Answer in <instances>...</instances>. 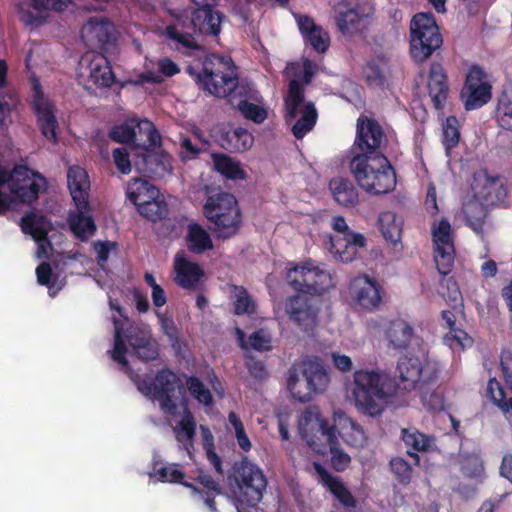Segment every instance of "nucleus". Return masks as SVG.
<instances>
[{"mask_svg": "<svg viewBox=\"0 0 512 512\" xmlns=\"http://www.w3.org/2000/svg\"><path fill=\"white\" fill-rule=\"evenodd\" d=\"M213 163L216 171L228 179L244 180L247 177L240 163L225 154H213Z\"/></svg>", "mask_w": 512, "mask_h": 512, "instance_id": "nucleus-42", "label": "nucleus"}, {"mask_svg": "<svg viewBox=\"0 0 512 512\" xmlns=\"http://www.w3.org/2000/svg\"><path fill=\"white\" fill-rule=\"evenodd\" d=\"M203 214L217 239L234 237L242 226L243 217L238 201L228 192L220 191L208 196L203 206Z\"/></svg>", "mask_w": 512, "mask_h": 512, "instance_id": "nucleus-4", "label": "nucleus"}, {"mask_svg": "<svg viewBox=\"0 0 512 512\" xmlns=\"http://www.w3.org/2000/svg\"><path fill=\"white\" fill-rule=\"evenodd\" d=\"M295 18L304 42L316 52L325 53L330 46L329 33L322 26L316 24L311 16L299 14Z\"/></svg>", "mask_w": 512, "mask_h": 512, "instance_id": "nucleus-28", "label": "nucleus"}, {"mask_svg": "<svg viewBox=\"0 0 512 512\" xmlns=\"http://www.w3.org/2000/svg\"><path fill=\"white\" fill-rule=\"evenodd\" d=\"M495 116L502 129L512 131V89L503 90L499 95Z\"/></svg>", "mask_w": 512, "mask_h": 512, "instance_id": "nucleus-46", "label": "nucleus"}, {"mask_svg": "<svg viewBox=\"0 0 512 512\" xmlns=\"http://www.w3.org/2000/svg\"><path fill=\"white\" fill-rule=\"evenodd\" d=\"M414 337V328L403 319H395L389 323L386 338L389 346L395 350H404L409 347Z\"/></svg>", "mask_w": 512, "mask_h": 512, "instance_id": "nucleus-37", "label": "nucleus"}, {"mask_svg": "<svg viewBox=\"0 0 512 512\" xmlns=\"http://www.w3.org/2000/svg\"><path fill=\"white\" fill-rule=\"evenodd\" d=\"M162 35L166 38L168 46L178 52L190 53L202 49L196 38L198 34L188 15L177 16L174 23L165 27Z\"/></svg>", "mask_w": 512, "mask_h": 512, "instance_id": "nucleus-20", "label": "nucleus"}, {"mask_svg": "<svg viewBox=\"0 0 512 512\" xmlns=\"http://www.w3.org/2000/svg\"><path fill=\"white\" fill-rule=\"evenodd\" d=\"M32 93L29 105L34 112L42 135L50 142L58 143L59 123L54 103L44 94L38 78L32 77Z\"/></svg>", "mask_w": 512, "mask_h": 512, "instance_id": "nucleus-12", "label": "nucleus"}, {"mask_svg": "<svg viewBox=\"0 0 512 512\" xmlns=\"http://www.w3.org/2000/svg\"><path fill=\"white\" fill-rule=\"evenodd\" d=\"M373 13L374 9L368 3H358L355 6L342 3L335 9V24L344 37L353 38L367 30Z\"/></svg>", "mask_w": 512, "mask_h": 512, "instance_id": "nucleus-14", "label": "nucleus"}, {"mask_svg": "<svg viewBox=\"0 0 512 512\" xmlns=\"http://www.w3.org/2000/svg\"><path fill=\"white\" fill-rule=\"evenodd\" d=\"M182 389L179 378L169 368L159 370L155 375L154 399L158 400L160 409L169 416L178 413V405L174 399L176 388Z\"/></svg>", "mask_w": 512, "mask_h": 512, "instance_id": "nucleus-22", "label": "nucleus"}, {"mask_svg": "<svg viewBox=\"0 0 512 512\" xmlns=\"http://www.w3.org/2000/svg\"><path fill=\"white\" fill-rule=\"evenodd\" d=\"M490 206L474 198L463 204L462 212L464 214L465 224L476 234L483 235L485 220L488 216Z\"/></svg>", "mask_w": 512, "mask_h": 512, "instance_id": "nucleus-36", "label": "nucleus"}, {"mask_svg": "<svg viewBox=\"0 0 512 512\" xmlns=\"http://www.w3.org/2000/svg\"><path fill=\"white\" fill-rule=\"evenodd\" d=\"M460 99L466 111L479 109L492 99V85L488 74L478 64L470 66L460 92Z\"/></svg>", "mask_w": 512, "mask_h": 512, "instance_id": "nucleus-13", "label": "nucleus"}, {"mask_svg": "<svg viewBox=\"0 0 512 512\" xmlns=\"http://www.w3.org/2000/svg\"><path fill=\"white\" fill-rule=\"evenodd\" d=\"M303 378L305 380V390L299 389V376L295 368L288 371L287 388L292 397L301 402L307 403L313 397L323 392L329 383V375L324 367L315 361L305 362L303 365Z\"/></svg>", "mask_w": 512, "mask_h": 512, "instance_id": "nucleus-9", "label": "nucleus"}, {"mask_svg": "<svg viewBox=\"0 0 512 512\" xmlns=\"http://www.w3.org/2000/svg\"><path fill=\"white\" fill-rule=\"evenodd\" d=\"M300 434L306 444L317 454L331 453V465L337 472L344 471L350 464V456L339 444L335 426H330L326 419L316 416L300 426Z\"/></svg>", "mask_w": 512, "mask_h": 512, "instance_id": "nucleus-5", "label": "nucleus"}, {"mask_svg": "<svg viewBox=\"0 0 512 512\" xmlns=\"http://www.w3.org/2000/svg\"><path fill=\"white\" fill-rule=\"evenodd\" d=\"M67 185L75 207L84 208L89 202L90 180L88 173L74 165L67 171Z\"/></svg>", "mask_w": 512, "mask_h": 512, "instance_id": "nucleus-30", "label": "nucleus"}, {"mask_svg": "<svg viewBox=\"0 0 512 512\" xmlns=\"http://www.w3.org/2000/svg\"><path fill=\"white\" fill-rule=\"evenodd\" d=\"M228 482L236 507H256L268 484L264 472L247 457L234 463Z\"/></svg>", "mask_w": 512, "mask_h": 512, "instance_id": "nucleus-3", "label": "nucleus"}, {"mask_svg": "<svg viewBox=\"0 0 512 512\" xmlns=\"http://www.w3.org/2000/svg\"><path fill=\"white\" fill-rule=\"evenodd\" d=\"M224 18L223 13L216 11L209 4H205L192 11L189 21L193 23V28L198 35L218 38Z\"/></svg>", "mask_w": 512, "mask_h": 512, "instance_id": "nucleus-26", "label": "nucleus"}, {"mask_svg": "<svg viewBox=\"0 0 512 512\" xmlns=\"http://www.w3.org/2000/svg\"><path fill=\"white\" fill-rule=\"evenodd\" d=\"M174 282L185 290L195 291L204 276L201 266L187 258L184 251L178 252L174 258Z\"/></svg>", "mask_w": 512, "mask_h": 512, "instance_id": "nucleus-25", "label": "nucleus"}, {"mask_svg": "<svg viewBox=\"0 0 512 512\" xmlns=\"http://www.w3.org/2000/svg\"><path fill=\"white\" fill-rule=\"evenodd\" d=\"M427 89L434 108L442 110L447 102L450 86L446 70L439 62H433L430 65Z\"/></svg>", "mask_w": 512, "mask_h": 512, "instance_id": "nucleus-27", "label": "nucleus"}, {"mask_svg": "<svg viewBox=\"0 0 512 512\" xmlns=\"http://www.w3.org/2000/svg\"><path fill=\"white\" fill-rule=\"evenodd\" d=\"M353 397L358 410L367 416H380L388 403L389 395L382 384L379 371L360 369L354 373Z\"/></svg>", "mask_w": 512, "mask_h": 512, "instance_id": "nucleus-6", "label": "nucleus"}, {"mask_svg": "<svg viewBox=\"0 0 512 512\" xmlns=\"http://www.w3.org/2000/svg\"><path fill=\"white\" fill-rule=\"evenodd\" d=\"M232 304L235 315L254 314L256 312V302L243 286L232 285Z\"/></svg>", "mask_w": 512, "mask_h": 512, "instance_id": "nucleus-43", "label": "nucleus"}, {"mask_svg": "<svg viewBox=\"0 0 512 512\" xmlns=\"http://www.w3.org/2000/svg\"><path fill=\"white\" fill-rule=\"evenodd\" d=\"M390 468L400 484L407 485L411 482L413 469L405 459L401 457L392 458Z\"/></svg>", "mask_w": 512, "mask_h": 512, "instance_id": "nucleus-56", "label": "nucleus"}, {"mask_svg": "<svg viewBox=\"0 0 512 512\" xmlns=\"http://www.w3.org/2000/svg\"><path fill=\"white\" fill-rule=\"evenodd\" d=\"M304 101V90L300 82L292 79L289 82L287 97L285 98V119L290 121L295 119L298 108Z\"/></svg>", "mask_w": 512, "mask_h": 512, "instance_id": "nucleus-47", "label": "nucleus"}, {"mask_svg": "<svg viewBox=\"0 0 512 512\" xmlns=\"http://www.w3.org/2000/svg\"><path fill=\"white\" fill-rule=\"evenodd\" d=\"M196 82L200 88L216 97L228 98V102L237 108L241 115L256 124L267 119V110L258 104L240 98L234 102L236 96H243V87L239 86L237 67L230 57L211 55L207 57L202 71L196 75Z\"/></svg>", "mask_w": 512, "mask_h": 512, "instance_id": "nucleus-1", "label": "nucleus"}, {"mask_svg": "<svg viewBox=\"0 0 512 512\" xmlns=\"http://www.w3.org/2000/svg\"><path fill=\"white\" fill-rule=\"evenodd\" d=\"M455 248L454 246L435 247L434 261L438 272L446 276L451 273L454 266Z\"/></svg>", "mask_w": 512, "mask_h": 512, "instance_id": "nucleus-53", "label": "nucleus"}, {"mask_svg": "<svg viewBox=\"0 0 512 512\" xmlns=\"http://www.w3.org/2000/svg\"><path fill=\"white\" fill-rule=\"evenodd\" d=\"M487 395L491 401L505 414H512V397L506 398V393L502 385L492 378L487 384Z\"/></svg>", "mask_w": 512, "mask_h": 512, "instance_id": "nucleus-50", "label": "nucleus"}, {"mask_svg": "<svg viewBox=\"0 0 512 512\" xmlns=\"http://www.w3.org/2000/svg\"><path fill=\"white\" fill-rule=\"evenodd\" d=\"M289 319L303 332H311L317 325L319 309L304 295L290 296L285 303Z\"/></svg>", "mask_w": 512, "mask_h": 512, "instance_id": "nucleus-21", "label": "nucleus"}, {"mask_svg": "<svg viewBox=\"0 0 512 512\" xmlns=\"http://www.w3.org/2000/svg\"><path fill=\"white\" fill-rule=\"evenodd\" d=\"M37 281L40 285L51 288L56 283V277L53 275L51 265L48 262H42L36 268Z\"/></svg>", "mask_w": 512, "mask_h": 512, "instance_id": "nucleus-62", "label": "nucleus"}, {"mask_svg": "<svg viewBox=\"0 0 512 512\" xmlns=\"http://www.w3.org/2000/svg\"><path fill=\"white\" fill-rule=\"evenodd\" d=\"M8 184L9 191L14 201L32 204L39 198V192L45 188L46 180L38 172L25 165H15L9 171L0 164V187Z\"/></svg>", "mask_w": 512, "mask_h": 512, "instance_id": "nucleus-8", "label": "nucleus"}, {"mask_svg": "<svg viewBox=\"0 0 512 512\" xmlns=\"http://www.w3.org/2000/svg\"><path fill=\"white\" fill-rule=\"evenodd\" d=\"M474 198L490 207L505 206L508 197V187L499 175L492 176L487 170L476 171L471 183Z\"/></svg>", "mask_w": 512, "mask_h": 512, "instance_id": "nucleus-15", "label": "nucleus"}, {"mask_svg": "<svg viewBox=\"0 0 512 512\" xmlns=\"http://www.w3.org/2000/svg\"><path fill=\"white\" fill-rule=\"evenodd\" d=\"M313 465L322 485L345 508V512L356 509L357 500L344 482L339 477L332 475L322 464L315 462Z\"/></svg>", "mask_w": 512, "mask_h": 512, "instance_id": "nucleus-24", "label": "nucleus"}, {"mask_svg": "<svg viewBox=\"0 0 512 512\" xmlns=\"http://www.w3.org/2000/svg\"><path fill=\"white\" fill-rule=\"evenodd\" d=\"M217 143L231 153H242L250 149L254 137L247 129L242 127L222 129L217 137Z\"/></svg>", "mask_w": 512, "mask_h": 512, "instance_id": "nucleus-31", "label": "nucleus"}, {"mask_svg": "<svg viewBox=\"0 0 512 512\" xmlns=\"http://www.w3.org/2000/svg\"><path fill=\"white\" fill-rule=\"evenodd\" d=\"M397 386L403 390H414L419 383L429 384L437 378V370L430 364H424L421 359L413 355H405L398 360Z\"/></svg>", "mask_w": 512, "mask_h": 512, "instance_id": "nucleus-16", "label": "nucleus"}, {"mask_svg": "<svg viewBox=\"0 0 512 512\" xmlns=\"http://www.w3.org/2000/svg\"><path fill=\"white\" fill-rule=\"evenodd\" d=\"M200 152L201 149L195 145L189 137H181L179 154L182 161L194 159Z\"/></svg>", "mask_w": 512, "mask_h": 512, "instance_id": "nucleus-64", "label": "nucleus"}, {"mask_svg": "<svg viewBox=\"0 0 512 512\" xmlns=\"http://www.w3.org/2000/svg\"><path fill=\"white\" fill-rule=\"evenodd\" d=\"M317 116V110L314 104L312 102L306 103L302 110V116L292 127V133L295 138L301 139L311 131L316 124Z\"/></svg>", "mask_w": 512, "mask_h": 512, "instance_id": "nucleus-48", "label": "nucleus"}, {"mask_svg": "<svg viewBox=\"0 0 512 512\" xmlns=\"http://www.w3.org/2000/svg\"><path fill=\"white\" fill-rule=\"evenodd\" d=\"M286 279L288 284L300 294L321 295L332 286L330 273L320 269L312 261L290 268Z\"/></svg>", "mask_w": 512, "mask_h": 512, "instance_id": "nucleus-10", "label": "nucleus"}, {"mask_svg": "<svg viewBox=\"0 0 512 512\" xmlns=\"http://www.w3.org/2000/svg\"><path fill=\"white\" fill-rule=\"evenodd\" d=\"M46 222L44 215L29 211L20 219L19 225L24 234L30 235L36 242H41L47 240Z\"/></svg>", "mask_w": 512, "mask_h": 512, "instance_id": "nucleus-40", "label": "nucleus"}, {"mask_svg": "<svg viewBox=\"0 0 512 512\" xmlns=\"http://www.w3.org/2000/svg\"><path fill=\"white\" fill-rule=\"evenodd\" d=\"M236 335L238 343L242 349H248L250 347L259 352L271 349V337L264 329L254 331L249 336V343L246 342L245 333L240 328H236Z\"/></svg>", "mask_w": 512, "mask_h": 512, "instance_id": "nucleus-45", "label": "nucleus"}, {"mask_svg": "<svg viewBox=\"0 0 512 512\" xmlns=\"http://www.w3.org/2000/svg\"><path fill=\"white\" fill-rule=\"evenodd\" d=\"M409 30V53L417 64L424 63L443 44L440 29L431 13L415 14Z\"/></svg>", "mask_w": 512, "mask_h": 512, "instance_id": "nucleus-7", "label": "nucleus"}, {"mask_svg": "<svg viewBox=\"0 0 512 512\" xmlns=\"http://www.w3.org/2000/svg\"><path fill=\"white\" fill-rule=\"evenodd\" d=\"M379 221L383 237L387 241L396 244L401 238V228L395 223V216L390 213H386L380 217Z\"/></svg>", "mask_w": 512, "mask_h": 512, "instance_id": "nucleus-55", "label": "nucleus"}, {"mask_svg": "<svg viewBox=\"0 0 512 512\" xmlns=\"http://www.w3.org/2000/svg\"><path fill=\"white\" fill-rule=\"evenodd\" d=\"M89 80L97 87H111L115 82V75L110 61L102 53L92 54L88 60Z\"/></svg>", "mask_w": 512, "mask_h": 512, "instance_id": "nucleus-35", "label": "nucleus"}, {"mask_svg": "<svg viewBox=\"0 0 512 512\" xmlns=\"http://www.w3.org/2000/svg\"><path fill=\"white\" fill-rule=\"evenodd\" d=\"M194 480L203 487V490L198 488L200 492H196L197 494L201 496L204 495L205 492L221 494L222 489L220 484L202 469L198 470V474L194 477Z\"/></svg>", "mask_w": 512, "mask_h": 512, "instance_id": "nucleus-59", "label": "nucleus"}, {"mask_svg": "<svg viewBox=\"0 0 512 512\" xmlns=\"http://www.w3.org/2000/svg\"><path fill=\"white\" fill-rule=\"evenodd\" d=\"M349 167L359 187L368 194L383 195L396 187V172L385 154H355Z\"/></svg>", "mask_w": 512, "mask_h": 512, "instance_id": "nucleus-2", "label": "nucleus"}, {"mask_svg": "<svg viewBox=\"0 0 512 512\" xmlns=\"http://www.w3.org/2000/svg\"><path fill=\"white\" fill-rule=\"evenodd\" d=\"M180 430L177 431L176 438L178 441H183L184 436L187 440H191L195 435L196 423L192 414L187 411L179 422Z\"/></svg>", "mask_w": 512, "mask_h": 512, "instance_id": "nucleus-61", "label": "nucleus"}, {"mask_svg": "<svg viewBox=\"0 0 512 512\" xmlns=\"http://www.w3.org/2000/svg\"><path fill=\"white\" fill-rule=\"evenodd\" d=\"M126 195L127 199L138 208L148 199L159 196V189L145 179L133 178L127 184Z\"/></svg>", "mask_w": 512, "mask_h": 512, "instance_id": "nucleus-39", "label": "nucleus"}, {"mask_svg": "<svg viewBox=\"0 0 512 512\" xmlns=\"http://www.w3.org/2000/svg\"><path fill=\"white\" fill-rule=\"evenodd\" d=\"M82 39L92 46L106 50V46L116 41L114 25L105 18L91 17L83 26Z\"/></svg>", "mask_w": 512, "mask_h": 512, "instance_id": "nucleus-23", "label": "nucleus"}, {"mask_svg": "<svg viewBox=\"0 0 512 512\" xmlns=\"http://www.w3.org/2000/svg\"><path fill=\"white\" fill-rule=\"evenodd\" d=\"M331 252L337 260L343 263L352 262L357 255V251L341 238L331 241Z\"/></svg>", "mask_w": 512, "mask_h": 512, "instance_id": "nucleus-57", "label": "nucleus"}, {"mask_svg": "<svg viewBox=\"0 0 512 512\" xmlns=\"http://www.w3.org/2000/svg\"><path fill=\"white\" fill-rule=\"evenodd\" d=\"M114 324V347L110 351L111 358L118 364L129 368V363L126 357L127 347L125 339L133 349H137L141 344L147 341L151 336V332L138 325H129L124 331L122 323L119 319L113 318Z\"/></svg>", "mask_w": 512, "mask_h": 512, "instance_id": "nucleus-17", "label": "nucleus"}, {"mask_svg": "<svg viewBox=\"0 0 512 512\" xmlns=\"http://www.w3.org/2000/svg\"><path fill=\"white\" fill-rule=\"evenodd\" d=\"M140 139H138L135 127L127 123L114 126L109 132V137L117 143L132 144L136 147L155 146L160 142V135L152 121L148 119L140 120L137 123Z\"/></svg>", "mask_w": 512, "mask_h": 512, "instance_id": "nucleus-18", "label": "nucleus"}, {"mask_svg": "<svg viewBox=\"0 0 512 512\" xmlns=\"http://www.w3.org/2000/svg\"><path fill=\"white\" fill-rule=\"evenodd\" d=\"M32 93L29 105L34 112L42 135L50 142L58 143L59 123L54 103L44 94L38 78L32 77Z\"/></svg>", "mask_w": 512, "mask_h": 512, "instance_id": "nucleus-11", "label": "nucleus"}, {"mask_svg": "<svg viewBox=\"0 0 512 512\" xmlns=\"http://www.w3.org/2000/svg\"><path fill=\"white\" fill-rule=\"evenodd\" d=\"M386 143V134L377 120L366 116L358 118L354 141V147L359 150L357 154H384L381 149Z\"/></svg>", "mask_w": 512, "mask_h": 512, "instance_id": "nucleus-19", "label": "nucleus"}, {"mask_svg": "<svg viewBox=\"0 0 512 512\" xmlns=\"http://www.w3.org/2000/svg\"><path fill=\"white\" fill-rule=\"evenodd\" d=\"M402 440L408 448L414 451L408 450L407 453L413 458L414 464L419 465L420 457L417 452L428 451L431 446V438L416 428H404L402 429Z\"/></svg>", "mask_w": 512, "mask_h": 512, "instance_id": "nucleus-41", "label": "nucleus"}, {"mask_svg": "<svg viewBox=\"0 0 512 512\" xmlns=\"http://www.w3.org/2000/svg\"><path fill=\"white\" fill-rule=\"evenodd\" d=\"M186 387L190 395L204 406H212L213 396L211 391L196 376H188L186 379Z\"/></svg>", "mask_w": 512, "mask_h": 512, "instance_id": "nucleus-51", "label": "nucleus"}, {"mask_svg": "<svg viewBox=\"0 0 512 512\" xmlns=\"http://www.w3.org/2000/svg\"><path fill=\"white\" fill-rule=\"evenodd\" d=\"M113 159L115 166L122 174H129L131 172V162L129 153L125 147L116 148L113 150Z\"/></svg>", "mask_w": 512, "mask_h": 512, "instance_id": "nucleus-63", "label": "nucleus"}, {"mask_svg": "<svg viewBox=\"0 0 512 512\" xmlns=\"http://www.w3.org/2000/svg\"><path fill=\"white\" fill-rule=\"evenodd\" d=\"M135 355L142 361L148 362L155 360L159 355V344L151 336L147 341L134 350Z\"/></svg>", "mask_w": 512, "mask_h": 512, "instance_id": "nucleus-58", "label": "nucleus"}, {"mask_svg": "<svg viewBox=\"0 0 512 512\" xmlns=\"http://www.w3.org/2000/svg\"><path fill=\"white\" fill-rule=\"evenodd\" d=\"M444 341L450 347L458 345L462 349L471 346L473 343V339L469 336L467 332L456 327L445 335Z\"/></svg>", "mask_w": 512, "mask_h": 512, "instance_id": "nucleus-60", "label": "nucleus"}, {"mask_svg": "<svg viewBox=\"0 0 512 512\" xmlns=\"http://www.w3.org/2000/svg\"><path fill=\"white\" fill-rule=\"evenodd\" d=\"M328 188L333 200L345 208L356 207L359 203V191L348 178L337 176L329 181Z\"/></svg>", "mask_w": 512, "mask_h": 512, "instance_id": "nucleus-33", "label": "nucleus"}, {"mask_svg": "<svg viewBox=\"0 0 512 512\" xmlns=\"http://www.w3.org/2000/svg\"><path fill=\"white\" fill-rule=\"evenodd\" d=\"M442 144L446 154L450 155L452 149L458 146L460 141V124L456 116H448L442 126Z\"/></svg>", "mask_w": 512, "mask_h": 512, "instance_id": "nucleus-49", "label": "nucleus"}, {"mask_svg": "<svg viewBox=\"0 0 512 512\" xmlns=\"http://www.w3.org/2000/svg\"><path fill=\"white\" fill-rule=\"evenodd\" d=\"M432 237L435 247L454 246L451 236V224L446 218H442L437 226L432 227Z\"/></svg>", "mask_w": 512, "mask_h": 512, "instance_id": "nucleus-54", "label": "nucleus"}, {"mask_svg": "<svg viewBox=\"0 0 512 512\" xmlns=\"http://www.w3.org/2000/svg\"><path fill=\"white\" fill-rule=\"evenodd\" d=\"M155 474L161 482L179 483L191 489L192 492H200L193 483L183 481L185 474L177 468L176 464L161 467Z\"/></svg>", "mask_w": 512, "mask_h": 512, "instance_id": "nucleus-52", "label": "nucleus"}, {"mask_svg": "<svg viewBox=\"0 0 512 512\" xmlns=\"http://www.w3.org/2000/svg\"><path fill=\"white\" fill-rule=\"evenodd\" d=\"M334 421L337 437L351 447H362L366 442V436L361 426L348 417L344 412L334 413Z\"/></svg>", "mask_w": 512, "mask_h": 512, "instance_id": "nucleus-32", "label": "nucleus"}, {"mask_svg": "<svg viewBox=\"0 0 512 512\" xmlns=\"http://www.w3.org/2000/svg\"><path fill=\"white\" fill-rule=\"evenodd\" d=\"M90 203L87 202L84 208L76 207L75 211H70L68 214L67 222L70 230L75 237L81 241L87 240L96 231V224L91 215Z\"/></svg>", "mask_w": 512, "mask_h": 512, "instance_id": "nucleus-34", "label": "nucleus"}, {"mask_svg": "<svg viewBox=\"0 0 512 512\" xmlns=\"http://www.w3.org/2000/svg\"><path fill=\"white\" fill-rule=\"evenodd\" d=\"M137 210L143 217L152 222L166 220L169 214V206L164 196L160 193L159 196L154 197V199H148V201L138 207Z\"/></svg>", "mask_w": 512, "mask_h": 512, "instance_id": "nucleus-44", "label": "nucleus"}, {"mask_svg": "<svg viewBox=\"0 0 512 512\" xmlns=\"http://www.w3.org/2000/svg\"><path fill=\"white\" fill-rule=\"evenodd\" d=\"M354 286L357 287L355 300L357 305L366 311L377 309L382 302V288L374 279L364 276L356 279Z\"/></svg>", "mask_w": 512, "mask_h": 512, "instance_id": "nucleus-29", "label": "nucleus"}, {"mask_svg": "<svg viewBox=\"0 0 512 512\" xmlns=\"http://www.w3.org/2000/svg\"><path fill=\"white\" fill-rule=\"evenodd\" d=\"M185 244L188 251L193 254H203L213 249V241L210 234L198 223L188 225Z\"/></svg>", "mask_w": 512, "mask_h": 512, "instance_id": "nucleus-38", "label": "nucleus"}]
</instances>
